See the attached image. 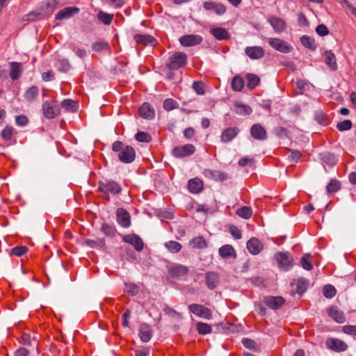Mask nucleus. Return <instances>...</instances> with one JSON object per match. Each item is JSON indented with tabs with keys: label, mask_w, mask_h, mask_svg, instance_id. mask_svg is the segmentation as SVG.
<instances>
[{
	"label": "nucleus",
	"mask_w": 356,
	"mask_h": 356,
	"mask_svg": "<svg viewBox=\"0 0 356 356\" xmlns=\"http://www.w3.org/2000/svg\"><path fill=\"white\" fill-rule=\"evenodd\" d=\"M246 79L248 82L247 86L250 90L254 89L260 82V78L256 74H248Z\"/></svg>",
	"instance_id": "c9c22d12"
},
{
	"label": "nucleus",
	"mask_w": 356,
	"mask_h": 356,
	"mask_svg": "<svg viewBox=\"0 0 356 356\" xmlns=\"http://www.w3.org/2000/svg\"><path fill=\"white\" fill-rule=\"evenodd\" d=\"M301 264L304 269L311 270L313 268L312 256L309 254H305L301 259Z\"/></svg>",
	"instance_id": "37998d69"
},
{
	"label": "nucleus",
	"mask_w": 356,
	"mask_h": 356,
	"mask_svg": "<svg viewBox=\"0 0 356 356\" xmlns=\"http://www.w3.org/2000/svg\"><path fill=\"white\" fill-rule=\"evenodd\" d=\"M189 311L197 316L204 319H211L212 313L211 310L202 305L191 304L188 306Z\"/></svg>",
	"instance_id": "39448f33"
},
{
	"label": "nucleus",
	"mask_w": 356,
	"mask_h": 356,
	"mask_svg": "<svg viewBox=\"0 0 356 356\" xmlns=\"http://www.w3.org/2000/svg\"><path fill=\"white\" fill-rule=\"evenodd\" d=\"M327 348L335 352H343L348 348V345L342 340L328 338L325 342Z\"/></svg>",
	"instance_id": "0eeeda50"
},
{
	"label": "nucleus",
	"mask_w": 356,
	"mask_h": 356,
	"mask_svg": "<svg viewBox=\"0 0 356 356\" xmlns=\"http://www.w3.org/2000/svg\"><path fill=\"white\" fill-rule=\"evenodd\" d=\"M60 106L65 111L71 113L76 112L78 109L76 102L69 99L62 101Z\"/></svg>",
	"instance_id": "473e14b6"
},
{
	"label": "nucleus",
	"mask_w": 356,
	"mask_h": 356,
	"mask_svg": "<svg viewBox=\"0 0 356 356\" xmlns=\"http://www.w3.org/2000/svg\"><path fill=\"white\" fill-rule=\"evenodd\" d=\"M139 115L145 119H152L154 115V110L149 103H144L139 108Z\"/></svg>",
	"instance_id": "b1692460"
},
{
	"label": "nucleus",
	"mask_w": 356,
	"mask_h": 356,
	"mask_svg": "<svg viewBox=\"0 0 356 356\" xmlns=\"http://www.w3.org/2000/svg\"><path fill=\"white\" fill-rule=\"evenodd\" d=\"M193 88L198 95L204 94V84L202 82L195 81L193 84Z\"/></svg>",
	"instance_id": "4d7b16f0"
},
{
	"label": "nucleus",
	"mask_w": 356,
	"mask_h": 356,
	"mask_svg": "<svg viewBox=\"0 0 356 356\" xmlns=\"http://www.w3.org/2000/svg\"><path fill=\"white\" fill-rule=\"evenodd\" d=\"M300 42L302 44L310 49H315L314 40L312 38L308 35H303L300 38Z\"/></svg>",
	"instance_id": "a18cd8bd"
},
{
	"label": "nucleus",
	"mask_w": 356,
	"mask_h": 356,
	"mask_svg": "<svg viewBox=\"0 0 356 356\" xmlns=\"http://www.w3.org/2000/svg\"><path fill=\"white\" fill-rule=\"evenodd\" d=\"M323 292L324 296L326 297L327 298H333L337 293L335 288L330 284L325 285L323 287Z\"/></svg>",
	"instance_id": "49530a36"
},
{
	"label": "nucleus",
	"mask_w": 356,
	"mask_h": 356,
	"mask_svg": "<svg viewBox=\"0 0 356 356\" xmlns=\"http://www.w3.org/2000/svg\"><path fill=\"white\" fill-rule=\"evenodd\" d=\"M108 2L116 8H121L124 5V0H108Z\"/></svg>",
	"instance_id": "69168bd1"
},
{
	"label": "nucleus",
	"mask_w": 356,
	"mask_h": 356,
	"mask_svg": "<svg viewBox=\"0 0 356 356\" xmlns=\"http://www.w3.org/2000/svg\"><path fill=\"white\" fill-rule=\"evenodd\" d=\"M135 356H148L149 354V348L148 347H143L140 349H137L135 351Z\"/></svg>",
	"instance_id": "052dcab7"
},
{
	"label": "nucleus",
	"mask_w": 356,
	"mask_h": 356,
	"mask_svg": "<svg viewBox=\"0 0 356 356\" xmlns=\"http://www.w3.org/2000/svg\"><path fill=\"white\" fill-rule=\"evenodd\" d=\"M342 331L347 334L356 336V325H344Z\"/></svg>",
	"instance_id": "13d9d810"
},
{
	"label": "nucleus",
	"mask_w": 356,
	"mask_h": 356,
	"mask_svg": "<svg viewBox=\"0 0 356 356\" xmlns=\"http://www.w3.org/2000/svg\"><path fill=\"white\" fill-rule=\"evenodd\" d=\"M268 22L274 29L275 31L277 33L283 32L286 29V22L282 18L272 17L268 19Z\"/></svg>",
	"instance_id": "bb28decb"
},
{
	"label": "nucleus",
	"mask_w": 356,
	"mask_h": 356,
	"mask_svg": "<svg viewBox=\"0 0 356 356\" xmlns=\"http://www.w3.org/2000/svg\"><path fill=\"white\" fill-rule=\"evenodd\" d=\"M202 38L199 35H186L179 38V42L184 47H192L200 44Z\"/></svg>",
	"instance_id": "9d476101"
},
{
	"label": "nucleus",
	"mask_w": 356,
	"mask_h": 356,
	"mask_svg": "<svg viewBox=\"0 0 356 356\" xmlns=\"http://www.w3.org/2000/svg\"><path fill=\"white\" fill-rule=\"evenodd\" d=\"M187 60V56L185 53L175 52L169 57L167 67L171 70H178L186 65Z\"/></svg>",
	"instance_id": "f257e3e1"
},
{
	"label": "nucleus",
	"mask_w": 356,
	"mask_h": 356,
	"mask_svg": "<svg viewBox=\"0 0 356 356\" xmlns=\"http://www.w3.org/2000/svg\"><path fill=\"white\" fill-rule=\"evenodd\" d=\"M189 245L193 248L204 249L207 247V243L203 236H200L190 241Z\"/></svg>",
	"instance_id": "2f4dec72"
},
{
	"label": "nucleus",
	"mask_w": 356,
	"mask_h": 356,
	"mask_svg": "<svg viewBox=\"0 0 356 356\" xmlns=\"http://www.w3.org/2000/svg\"><path fill=\"white\" fill-rule=\"evenodd\" d=\"M250 134L258 140H264L267 138L266 131L260 124H254L251 127Z\"/></svg>",
	"instance_id": "f8f14e48"
},
{
	"label": "nucleus",
	"mask_w": 356,
	"mask_h": 356,
	"mask_svg": "<svg viewBox=\"0 0 356 356\" xmlns=\"http://www.w3.org/2000/svg\"><path fill=\"white\" fill-rule=\"evenodd\" d=\"M218 252L220 256L224 259H228L230 257L235 258L236 257L235 250L231 245H222L220 248Z\"/></svg>",
	"instance_id": "c756f323"
},
{
	"label": "nucleus",
	"mask_w": 356,
	"mask_h": 356,
	"mask_svg": "<svg viewBox=\"0 0 356 356\" xmlns=\"http://www.w3.org/2000/svg\"><path fill=\"white\" fill-rule=\"evenodd\" d=\"M13 128L10 127H5L1 131V137L6 140L11 139L13 136Z\"/></svg>",
	"instance_id": "5fc2aeb1"
},
{
	"label": "nucleus",
	"mask_w": 356,
	"mask_h": 356,
	"mask_svg": "<svg viewBox=\"0 0 356 356\" xmlns=\"http://www.w3.org/2000/svg\"><path fill=\"white\" fill-rule=\"evenodd\" d=\"M60 113L59 107L54 102H45L43 104V114L48 119L55 118Z\"/></svg>",
	"instance_id": "6e6552de"
},
{
	"label": "nucleus",
	"mask_w": 356,
	"mask_h": 356,
	"mask_svg": "<svg viewBox=\"0 0 356 356\" xmlns=\"http://www.w3.org/2000/svg\"><path fill=\"white\" fill-rule=\"evenodd\" d=\"M245 54L252 60H259L264 56L265 51L260 46H251L245 49Z\"/></svg>",
	"instance_id": "1a4fd4ad"
},
{
	"label": "nucleus",
	"mask_w": 356,
	"mask_h": 356,
	"mask_svg": "<svg viewBox=\"0 0 356 356\" xmlns=\"http://www.w3.org/2000/svg\"><path fill=\"white\" fill-rule=\"evenodd\" d=\"M28 250L27 247L26 246H17L11 250V252L13 254L17 257H21Z\"/></svg>",
	"instance_id": "603ef678"
},
{
	"label": "nucleus",
	"mask_w": 356,
	"mask_h": 356,
	"mask_svg": "<svg viewBox=\"0 0 356 356\" xmlns=\"http://www.w3.org/2000/svg\"><path fill=\"white\" fill-rule=\"evenodd\" d=\"M239 133L238 127H228L222 131L220 140L222 143H227L232 141Z\"/></svg>",
	"instance_id": "6ab92c4d"
},
{
	"label": "nucleus",
	"mask_w": 356,
	"mask_h": 356,
	"mask_svg": "<svg viewBox=\"0 0 356 356\" xmlns=\"http://www.w3.org/2000/svg\"><path fill=\"white\" fill-rule=\"evenodd\" d=\"M246 245L248 251L254 255L258 254L264 248L262 243L254 237L248 240Z\"/></svg>",
	"instance_id": "dca6fc26"
},
{
	"label": "nucleus",
	"mask_w": 356,
	"mask_h": 356,
	"mask_svg": "<svg viewBox=\"0 0 356 356\" xmlns=\"http://www.w3.org/2000/svg\"><path fill=\"white\" fill-rule=\"evenodd\" d=\"M325 63L330 68V70L334 71L337 69V64L334 54L329 50L325 51Z\"/></svg>",
	"instance_id": "7c9ffc66"
},
{
	"label": "nucleus",
	"mask_w": 356,
	"mask_h": 356,
	"mask_svg": "<svg viewBox=\"0 0 356 356\" xmlns=\"http://www.w3.org/2000/svg\"><path fill=\"white\" fill-rule=\"evenodd\" d=\"M165 247L171 253H178L182 248V245L177 241H170L165 243Z\"/></svg>",
	"instance_id": "58836bf2"
},
{
	"label": "nucleus",
	"mask_w": 356,
	"mask_h": 356,
	"mask_svg": "<svg viewBox=\"0 0 356 356\" xmlns=\"http://www.w3.org/2000/svg\"><path fill=\"white\" fill-rule=\"evenodd\" d=\"M97 19L105 25H110L113 19V15L100 10L97 15Z\"/></svg>",
	"instance_id": "e433bc0d"
},
{
	"label": "nucleus",
	"mask_w": 356,
	"mask_h": 356,
	"mask_svg": "<svg viewBox=\"0 0 356 356\" xmlns=\"http://www.w3.org/2000/svg\"><path fill=\"white\" fill-rule=\"evenodd\" d=\"M227 179V175L222 171L213 170L212 179L215 181H223Z\"/></svg>",
	"instance_id": "8fccbe9b"
},
{
	"label": "nucleus",
	"mask_w": 356,
	"mask_h": 356,
	"mask_svg": "<svg viewBox=\"0 0 356 356\" xmlns=\"http://www.w3.org/2000/svg\"><path fill=\"white\" fill-rule=\"evenodd\" d=\"M22 68L21 64L19 63H11V71L10 73V78L13 80L17 79L22 73Z\"/></svg>",
	"instance_id": "4c0bfd02"
},
{
	"label": "nucleus",
	"mask_w": 356,
	"mask_h": 356,
	"mask_svg": "<svg viewBox=\"0 0 356 356\" xmlns=\"http://www.w3.org/2000/svg\"><path fill=\"white\" fill-rule=\"evenodd\" d=\"M131 316V312L129 310H126L122 315V325L124 327H127L129 325V318Z\"/></svg>",
	"instance_id": "338daca9"
},
{
	"label": "nucleus",
	"mask_w": 356,
	"mask_h": 356,
	"mask_svg": "<svg viewBox=\"0 0 356 356\" xmlns=\"http://www.w3.org/2000/svg\"><path fill=\"white\" fill-rule=\"evenodd\" d=\"M329 316L337 323H343L346 321L343 312L336 307H331L327 309Z\"/></svg>",
	"instance_id": "393cba45"
},
{
	"label": "nucleus",
	"mask_w": 356,
	"mask_h": 356,
	"mask_svg": "<svg viewBox=\"0 0 356 356\" xmlns=\"http://www.w3.org/2000/svg\"><path fill=\"white\" fill-rule=\"evenodd\" d=\"M337 127L339 131L349 130L352 127V122L349 120H343L338 123Z\"/></svg>",
	"instance_id": "3c124183"
},
{
	"label": "nucleus",
	"mask_w": 356,
	"mask_h": 356,
	"mask_svg": "<svg viewBox=\"0 0 356 356\" xmlns=\"http://www.w3.org/2000/svg\"><path fill=\"white\" fill-rule=\"evenodd\" d=\"M92 49L97 54L110 53L111 46L105 40H98L92 42Z\"/></svg>",
	"instance_id": "2eb2a0df"
},
{
	"label": "nucleus",
	"mask_w": 356,
	"mask_h": 356,
	"mask_svg": "<svg viewBox=\"0 0 356 356\" xmlns=\"http://www.w3.org/2000/svg\"><path fill=\"white\" fill-rule=\"evenodd\" d=\"M232 88L234 91L241 92L244 88V80L240 76H235L231 83Z\"/></svg>",
	"instance_id": "72a5a7b5"
},
{
	"label": "nucleus",
	"mask_w": 356,
	"mask_h": 356,
	"mask_svg": "<svg viewBox=\"0 0 356 356\" xmlns=\"http://www.w3.org/2000/svg\"><path fill=\"white\" fill-rule=\"evenodd\" d=\"M124 290L128 293L134 296V295H136L138 293V286L135 284L128 283V284H125Z\"/></svg>",
	"instance_id": "864d4df0"
},
{
	"label": "nucleus",
	"mask_w": 356,
	"mask_h": 356,
	"mask_svg": "<svg viewBox=\"0 0 356 356\" xmlns=\"http://www.w3.org/2000/svg\"><path fill=\"white\" fill-rule=\"evenodd\" d=\"M101 189L113 195H117L122 191L120 185L114 181H108L105 184L102 185Z\"/></svg>",
	"instance_id": "a878e982"
},
{
	"label": "nucleus",
	"mask_w": 356,
	"mask_h": 356,
	"mask_svg": "<svg viewBox=\"0 0 356 356\" xmlns=\"http://www.w3.org/2000/svg\"><path fill=\"white\" fill-rule=\"evenodd\" d=\"M125 146L124 145L123 143L121 141H115L113 143L112 145V149L113 151L115 152H120L122 151Z\"/></svg>",
	"instance_id": "680f3d73"
},
{
	"label": "nucleus",
	"mask_w": 356,
	"mask_h": 356,
	"mask_svg": "<svg viewBox=\"0 0 356 356\" xmlns=\"http://www.w3.org/2000/svg\"><path fill=\"white\" fill-rule=\"evenodd\" d=\"M134 38L137 44L143 46H147L148 44H154V42H156V40L154 39V37L147 34H136L134 36Z\"/></svg>",
	"instance_id": "cd10ccee"
},
{
	"label": "nucleus",
	"mask_w": 356,
	"mask_h": 356,
	"mask_svg": "<svg viewBox=\"0 0 356 356\" xmlns=\"http://www.w3.org/2000/svg\"><path fill=\"white\" fill-rule=\"evenodd\" d=\"M39 89L37 86H33L30 87L24 93V98L28 102L34 101L38 97Z\"/></svg>",
	"instance_id": "f704fd0d"
},
{
	"label": "nucleus",
	"mask_w": 356,
	"mask_h": 356,
	"mask_svg": "<svg viewBox=\"0 0 356 356\" xmlns=\"http://www.w3.org/2000/svg\"><path fill=\"white\" fill-rule=\"evenodd\" d=\"M205 282L209 289H214L219 283V275L213 271H209L205 275Z\"/></svg>",
	"instance_id": "412c9836"
},
{
	"label": "nucleus",
	"mask_w": 356,
	"mask_h": 356,
	"mask_svg": "<svg viewBox=\"0 0 356 356\" xmlns=\"http://www.w3.org/2000/svg\"><path fill=\"white\" fill-rule=\"evenodd\" d=\"M203 181L199 178L191 179L188 182V189L192 193H199L203 190Z\"/></svg>",
	"instance_id": "4be33fe9"
},
{
	"label": "nucleus",
	"mask_w": 356,
	"mask_h": 356,
	"mask_svg": "<svg viewBox=\"0 0 356 356\" xmlns=\"http://www.w3.org/2000/svg\"><path fill=\"white\" fill-rule=\"evenodd\" d=\"M139 337L143 342H148L152 337V331L150 326L146 323H142L139 327Z\"/></svg>",
	"instance_id": "5701e85b"
},
{
	"label": "nucleus",
	"mask_w": 356,
	"mask_h": 356,
	"mask_svg": "<svg viewBox=\"0 0 356 356\" xmlns=\"http://www.w3.org/2000/svg\"><path fill=\"white\" fill-rule=\"evenodd\" d=\"M236 214L245 219H249L252 216V210L250 207L244 206L236 211Z\"/></svg>",
	"instance_id": "a19ab883"
},
{
	"label": "nucleus",
	"mask_w": 356,
	"mask_h": 356,
	"mask_svg": "<svg viewBox=\"0 0 356 356\" xmlns=\"http://www.w3.org/2000/svg\"><path fill=\"white\" fill-rule=\"evenodd\" d=\"M285 300L281 296H267L264 299V303L272 309H277L284 305Z\"/></svg>",
	"instance_id": "4468645a"
},
{
	"label": "nucleus",
	"mask_w": 356,
	"mask_h": 356,
	"mask_svg": "<svg viewBox=\"0 0 356 356\" xmlns=\"http://www.w3.org/2000/svg\"><path fill=\"white\" fill-rule=\"evenodd\" d=\"M269 45L274 49L284 54H288L293 49L291 45L287 42L277 38H271L268 40Z\"/></svg>",
	"instance_id": "20e7f679"
},
{
	"label": "nucleus",
	"mask_w": 356,
	"mask_h": 356,
	"mask_svg": "<svg viewBox=\"0 0 356 356\" xmlns=\"http://www.w3.org/2000/svg\"><path fill=\"white\" fill-rule=\"evenodd\" d=\"M28 355H29V351L26 348H20L17 349L15 353V356H28Z\"/></svg>",
	"instance_id": "774afa93"
},
{
	"label": "nucleus",
	"mask_w": 356,
	"mask_h": 356,
	"mask_svg": "<svg viewBox=\"0 0 356 356\" xmlns=\"http://www.w3.org/2000/svg\"><path fill=\"white\" fill-rule=\"evenodd\" d=\"M340 188V183L337 180H331L327 186V193H334Z\"/></svg>",
	"instance_id": "09e8293b"
},
{
	"label": "nucleus",
	"mask_w": 356,
	"mask_h": 356,
	"mask_svg": "<svg viewBox=\"0 0 356 356\" xmlns=\"http://www.w3.org/2000/svg\"><path fill=\"white\" fill-rule=\"evenodd\" d=\"M203 7L206 10H213L218 15H222L227 11L226 6L221 3L205 1L203 3Z\"/></svg>",
	"instance_id": "9b49d317"
},
{
	"label": "nucleus",
	"mask_w": 356,
	"mask_h": 356,
	"mask_svg": "<svg viewBox=\"0 0 356 356\" xmlns=\"http://www.w3.org/2000/svg\"><path fill=\"white\" fill-rule=\"evenodd\" d=\"M196 329L200 334H207L211 332V327L209 324L202 322H198L196 324Z\"/></svg>",
	"instance_id": "79ce46f5"
},
{
	"label": "nucleus",
	"mask_w": 356,
	"mask_h": 356,
	"mask_svg": "<svg viewBox=\"0 0 356 356\" xmlns=\"http://www.w3.org/2000/svg\"><path fill=\"white\" fill-rule=\"evenodd\" d=\"M135 138L136 139V140L139 142L148 143L151 140L152 137L150 134L147 133H145L144 131H138L136 134Z\"/></svg>",
	"instance_id": "de8ad7c7"
},
{
	"label": "nucleus",
	"mask_w": 356,
	"mask_h": 356,
	"mask_svg": "<svg viewBox=\"0 0 356 356\" xmlns=\"http://www.w3.org/2000/svg\"><path fill=\"white\" fill-rule=\"evenodd\" d=\"M195 147L192 144L175 147L172 149V154L176 158H184L193 154L195 152Z\"/></svg>",
	"instance_id": "7ed1b4c3"
},
{
	"label": "nucleus",
	"mask_w": 356,
	"mask_h": 356,
	"mask_svg": "<svg viewBox=\"0 0 356 356\" xmlns=\"http://www.w3.org/2000/svg\"><path fill=\"white\" fill-rule=\"evenodd\" d=\"M275 258L279 268L283 270H289L293 266V257L288 252H277Z\"/></svg>",
	"instance_id": "f03ea898"
},
{
	"label": "nucleus",
	"mask_w": 356,
	"mask_h": 356,
	"mask_svg": "<svg viewBox=\"0 0 356 356\" xmlns=\"http://www.w3.org/2000/svg\"><path fill=\"white\" fill-rule=\"evenodd\" d=\"M195 135V130L192 127H188L184 131V136L187 139H191Z\"/></svg>",
	"instance_id": "0e129e2a"
},
{
	"label": "nucleus",
	"mask_w": 356,
	"mask_h": 356,
	"mask_svg": "<svg viewBox=\"0 0 356 356\" xmlns=\"http://www.w3.org/2000/svg\"><path fill=\"white\" fill-rule=\"evenodd\" d=\"M117 220L123 227H129L131 225L130 215L124 209H118L116 211Z\"/></svg>",
	"instance_id": "ddd939ff"
},
{
	"label": "nucleus",
	"mask_w": 356,
	"mask_h": 356,
	"mask_svg": "<svg viewBox=\"0 0 356 356\" xmlns=\"http://www.w3.org/2000/svg\"><path fill=\"white\" fill-rule=\"evenodd\" d=\"M168 273L173 277H184L188 273V268L181 264H175L169 268Z\"/></svg>",
	"instance_id": "a211bd4d"
},
{
	"label": "nucleus",
	"mask_w": 356,
	"mask_h": 356,
	"mask_svg": "<svg viewBox=\"0 0 356 356\" xmlns=\"http://www.w3.org/2000/svg\"><path fill=\"white\" fill-rule=\"evenodd\" d=\"M229 232L235 239H240L242 237L240 229L234 225L230 226Z\"/></svg>",
	"instance_id": "6e6d98bb"
},
{
	"label": "nucleus",
	"mask_w": 356,
	"mask_h": 356,
	"mask_svg": "<svg viewBox=\"0 0 356 356\" xmlns=\"http://www.w3.org/2000/svg\"><path fill=\"white\" fill-rule=\"evenodd\" d=\"M316 31L321 36H325L329 33L327 27L324 24L318 25L316 29Z\"/></svg>",
	"instance_id": "bf43d9fd"
},
{
	"label": "nucleus",
	"mask_w": 356,
	"mask_h": 356,
	"mask_svg": "<svg viewBox=\"0 0 356 356\" xmlns=\"http://www.w3.org/2000/svg\"><path fill=\"white\" fill-rule=\"evenodd\" d=\"M211 34L218 40L229 38V33L225 28L218 27L210 29Z\"/></svg>",
	"instance_id": "c85d7f7f"
},
{
	"label": "nucleus",
	"mask_w": 356,
	"mask_h": 356,
	"mask_svg": "<svg viewBox=\"0 0 356 356\" xmlns=\"http://www.w3.org/2000/svg\"><path fill=\"white\" fill-rule=\"evenodd\" d=\"M79 9L76 7H66L59 10L56 15V19L62 20L74 16L77 14Z\"/></svg>",
	"instance_id": "aec40b11"
},
{
	"label": "nucleus",
	"mask_w": 356,
	"mask_h": 356,
	"mask_svg": "<svg viewBox=\"0 0 356 356\" xmlns=\"http://www.w3.org/2000/svg\"><path fill=\"white\" fill-rule=\"evenodd\" d=\"M135 158L136 152L131 146H125L122 151L118 154L119 160L124 163H131L134 161Z\"/></svg>",
	"instance_id": "423d86ee"
},
{
	"label": "nucleus",
	"mask_w": 356,
	"mask_h": 356,
	"mask_svg": "<svg viewBox=\"0 0 356 356\" xmlns=\"http://www.w3.org/2000/svg\"><path fill=\"white\" fill-rule=\"evenodd\" d=\"M163 108L165 111H170L173 109L177 108L179 106V104L177 101L173 99L168 98L164 100L163 103Z\"/></svg>",
	"instance_id": "c03bdc74"
},
{
	"label": "nucleus",
	"mask_w": 356,
	"mask_h": 356,
	"mask_svg": "<svg viewBox=\"0 0 356 356\" xmlns=\"http://www.w3.org/2000/svg\"><path fill=\"white\" fill-rule=\"evenodd\" d=\"M235 112L239 115H250L252 112V110L249 106L236 103Z\"/></svg>",
	"instance_id": "ea45409f"
},
{
	"label": "nucleus",
	"mask_w": 356,
	"mask_h": 356,
	"mask_svg": "<svg viewBox=\"0 0 356 356\" xmlns=\"http://www.w3.org/2000/svg\"><path fill=\"white\" fill-rule=\"evenodd\" d=\"M301 156L302 154L300 153V152L298 150H292L291 151L289 159L294 162H297Z\"/></svg>",
	"instance_id": "e2e57ef3"
},
{
	"label": "nucleus",
	"mask_w": 356,
	"mask_h": 356,
	"mask_svg": "<svg viewBox=\"0 0 356 356\" xmlns=\"http://www.w3.org/2000/svg\"><path fill=\"white\" fill-rule=\"evenodd\" d=\"M123 241L134 246V248L140 252L143 249V242L142 239L136 234H128L123 237Z\"/></svg>",
	"instance_id": "f3484780"
}]
</instances>
